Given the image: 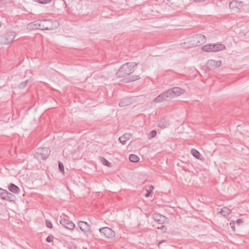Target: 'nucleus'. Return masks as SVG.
Segmentation results:
<instances>
[{
  "label": "nucleus",
  "instance_id": "nucleus-17",
  "mask_svg": "<svg viewBox=\"0 0 249 249\" xmlns=\"http://www.w3.org/2000/svg\"><path fill=\"white\" fill-rule=\"evenodd\" d=\"M8 189L10 191L12 192L13 193L18 194L20 192L19 188L17 186L13 183H11L9 185Z\"/></svg>",
  "mask_w": 249,
  "mask_h": 249
},
{
  "label": "nucleus",
  "instance_id": "nucleus-22",
  "mask_svg": "<svg viewBox=\"0 0 249 249\" xmlns=\"http://www.w3.org/2000/svg\"><path fill=\"white\" fill-rule=\"evenodd\" d=\"M100 161L103 164H104L107 167H110L111 163L108 160H107L106 159H105V158H101Z\"/></svg>",
  "mask_w": 249,
  "mask_h": 249
},
{
  "label": "nucleus",
  "instance_id": "nucleus-1",
  "mask_svg": "<svg viewBox=\"0 0 249 249\" xmlns=\"http://www.w3.org/2000/svg\"><path fill=\"white\" fill-rule=\"evenodd\" d=\"M206 37L202 34L194 35L186 38L185 42L180 43L184 48L194 47L200 45L205 42Z\"/></svg>",
  "mask_w": 249,
  "mask_h": 249
},
{
  "label": "nucleus",
  "instance_id": "nucleus-27",
  "mask_svg": "<svg viewBox=\"0 0 249 249\" xmlns=\"http://www.w3.org/2000/svg\"><path fill=\"white\" fill-rule=\"evenodd\" d=\"M58 167H59V169L60 172H62V173H64V167L63 164L62 162L59 161L58 163Z\"/></svg>",
  "mask_w": 249,
  "mask_h": 249
},
{
  "label": "nucleus",
  "instance_id": "nucleus-4",
  "mask_svg": "<svg viewBox=\"0 0 249 249\" xmlns=\"http://www.w3.org/2000/svg\"><path fill=\"white\" fill-rule=\"evenodd\" d=\"M36 25L40 30H52L53 29L52 21L50 20H42L36 21Z\"/></svg>",
  "mask_w": 249,
  "mask_h": 249
},
{
  "label": "nucleus",
  "instance_id": "nucleus-33",
  "mask_svg": "<svg viewBox=\"0 0 249 249\" xmlns=\"http://www.w3.org/2000/svg\"><path fill=\"white\" fill-rule=\"evenodd\" d=\"M139 79H140L139 76V75H137V76H135V78H132V81H135V80Z\"/></svg>",
  "mask_w": 249,
  "mask_h": 249
},
{
  "label": "nucleus",
  "instance_id": "nucleus-8",
  "mask_svg": "<svg viewBox=\"0 0 249 249\" xmlns=\"http://www.w3.org/2000/svg\"><path fill=\"white\" fill-rule=\"evenodd\" d=\"M101 233H103L107 238L113 236L114 234V231L109 228L104 227L99 229Z\"/></svg>",
  "mask_w": 249,
  "mask_h": 249
},
{
  "label": "nucleus",
  "instance_id": "nucleus-10",
  "mask_svg": "<svg viewBox=\"0 0 249 249\" xmlns=\"http://www.w3.org/2000/svg\"><path fill=\"white\" fill-rule=\"evenodd\" d=\"M77 224L80 230L84 232H87L90 231V226L87 222L79 221Z\"/></svg>",
  "mask_w": 249,
  "mask_h": 249
},
{
  "label": "nucleus",
  "instance_id": "nucleus-11",
  "mask_svg": "<svg viewBox=\"0 0 249 249\" xmlns=\"http://www.w3.org/2000/svg\"><path fill=\"white\" fill-rule=\"evenodd\" d=\"M242 2H238L236 0H232L229 4L230 9L232 10H239L242 8Z\"/></svg>",
  "mask_w": 249,
  "mask_h": 249
},
{
  "label": "nucleus",
  "instance_id": "nucleus-35",
  "mask_svg": "<svg viewBox=\"0 0 249 249\" xmlns=\"http://www.w3.org/2000/svg\"><path fill=\"white\" fill-rule=\"evenodd\" d=\"M13 196V195L11 194V195H8V196H7V199L6 200H8L11 198V197Z\"/></svg>",
  "mask_w": 249,
  "mask_h": 249
},
{
  "label": "nucleus",
  "instance_id": "nucleus-32",
  "mask_svg": "<svg viewBox=\"0 0 249 249\" xmlns=\"http://www.w3.org/2000/svg\"><path fill=\"white\" fill-rule=\"evenodd\" d=\"M146 191H147V193L145 194V196L146 197H148L150 196L151 192H150V191H149L148 190H146Z\"/></svg>",
  "mask_w": 249,
  "mask_h": 249
},
{
  "label": "nucleus",
  "instance_id": "nucleus-28",
  "mask_svg": "<svg viewBox=\"0 0 249 249\" xmlns=\"http://www.w3.org/2000/svg\"><path fill=\"white\" fill-rule=\"evenodd\" d=\"M52 0H37V1L41 4H47L50 3Z\"/></svg>",
  "mask_w": 249,
  "mask_h": 249
},
{
  "label": "nucleus",
  "instance_id": "nucleus-34",
  "mask_svg": "<svg viewBox=\"0 0 249 249\" xmlns=\"http://www.w3.org/2000/svg\"><path fill=\"white\" fill-rule=\"evenodd\" d=\"M153 189H154V187H153V186L151 185V186H150V187H149V189L148 190H149V191H150V192H151V191H152Z\"/></svg>",
  "mask_w": 249,
  "mask_h": 249
},
{
  "label": "nucleus",
  "instance_id": "nucleus-24",
  "mask_svg": "<svg viewBox=\"0 0 249 249\" xmlns=\"http://www.w3.org/2000/svg\"><path fill=\"white\" fill-rule=\"evenodd\" d=\"M192 155L196 158L197 159H199V156H200V153H199V152H198L197 150H195V149H193L192 150Z\"/></svg>",
  "mask_w": 249,
  "mask_h": 249
},
{
  "label": "nucleus",
  "instance_id": "nucleus-36",
  "mask_svg": "<svg viewBox=\"0 0 249 249\" xmlns=\"http://www.w3.org/2000/svg\"><path fill=\"white\" fill-rule=\"evenodd\" d=\"M231 228L232 229V230L234 231H235V226H234V225H232L231 226Z\"/></svg>",
  "mask_w": 249,
  "mask_h": 249
},
{
  "label": "nucleus",
  "instance_id": "nucleus-39",
  "mask_svg": "<svg viewBox=\"0 0 249 249\" xmlns=\"http://www.w3.org/2000/svg\"><path fill=\"white\" fill-rule=\"evenodd\" d=\"M1 23L0 22V27L1 26Z\"/></svg>",
  "mask_w": 249,
  "mask_h": 249
},
{
  "label": "nucleus",
  "instance_id": "nucleus-20",
  "mask_svg": "<svg viewBox=\"0 0 249 249\" xmlns=\"http://www.w3.org/2000/svg\"><path fill=\"white\" fill-rule=\"evenodd\" d=\"M202 50L205 52H212V44H206L202 47Z\"/></svg>",
  "mask_w": 249,
  "mask_h": 249
},
{
  "label": "nucleus",
  "instance_id": "nucleus-12",
  "mask_svg": "<svg viewBox=\"0 0 249 249\" xmlns=\"http://www.w3.org/2000/svg\"><path fill=\"white\" fill-rule=\"evenodd\" d=\"M153 218L159 224L163 223L166 219V218L164 216L158 213H154L153 215Z\"/></svg>",
  "mask_w": 249,
  "mask_h": 249
},
{
  "label": "nucleus",
  "instance_id": "nucleus-7",
  "mask_svg": "<svg viewBox=\"0 0 249 249\" xmlns=\"http://www.w3.org/2000/svg\"><path fill=\"white\" fill-rule=\"evenodd\" d=\"M60 223L65 228L70 230H73L75 227V225L72 222L62 216L60 217Z\"/></svg>",
  "mask_w": 249,
  "mask_h": 249
},
{
  "label": "nucleus",
  "instance_id": "nucleus-37",
  "mask_svg": "<svg viewBox=\"0 0 249 249\" xmlns=\"http://www.w3.org/2000/svg\"><path fill=\"white\" fill-rule=\"evenodd\" d=\"M164 228V226L162 225L161 227H158V229H163Z\"/></svg>",
  "mask_w": 249,
  "mask_h": 249
},
{
  "label": "nucleus",
  "instance_id": "nucleus-23",
  "mask_svg": "<svg viewBox=\"0 0 249 249\" xmlns=\"http://www.w3.org/2000/svg\"><path fill=\"white\" fill-rule=\"evenodd\" d=\"M243 222V220L241 219H238L236 221L232 220L230 223V225H235L237 224L238 225H241Z\"/></svg>",
  "mask_w": 249,
  "mask_h": 249
},
{
  "label": "nucleus",
  "instance_id": "nucleus-25",
  "mask_svg": "<svg viewBox=\"0 0 249 249\" xmlns=\"http://www.w3.org/2000/svg\"><path fill=\"white\" fill-rule=\"evenodd\" d=\"M157 134V132L155 130H152L148 134V139H151L153 138H154V137H155V136Z\"/></svg>",
  "mask_w": 249,
  "mask_h": 249
},
{
  "label": "nucleus",
  "instance_id": "nucleus-16",
  "mask_svg": "<svg viewBox=\"0 0 249 249\" xmlns=\"http://www.w3.org/2000/svg\"><path fill=\"white\" fill-rule=\"evenodd\" d=\"M132 101L130 98H126L123 99L119 104L120 107H124L130 105Z\"/></svg>",
  "mask_w": 249,
  "mask_h": 249
},
{
  "label": "nucleus",
  "instance_id": "nucleus-18",
  "mask_svg": "<svg viewBox=\"0 0 249 249\" xmlns=\"http://www.w3.org/2000/svg\"><path fill=\"white\" fill-rule=\"evenodd\" d=\"M8 195H11V193L8 192L6 190L0 189V196L3 199L6 200Z\"/></svg>",
  "mask_w": 249,
  "mask_h": 249
},
{
  "label": "nucleus",
  "instance_id": "nucleus-14",
  "mask_svg": "<svg viewBox=\"0 0 249 249\" xmlns=\"http://www.w3.org/2000/svg\"><path fill=\"white\" fill-rule=\"evenodd\" d=\"M131 134L129 133H126L119 138V140L121 143L125 144L126 142L130 139Z\"/></svg>",
  "mask_w": 249,
  "mask_h": 249
},
{
  "label": "nucleus",
  "instance_id": "nucleus-26",
  "mask_svg": "<svg viewBox=\"0 0 249 249\" xmlns=\"http://www.w3.org/2000/svg\"><path fill=\"white\" fill-rule=\"evenodd\" d=\"M28 80H26V81L20 83L19 85V88L20 89H24L27 85V83H28Z\"/></svg>",
  "mask_w": 249,
  "mask_h": 249
},
{
  "label": "nucleus",
  "instance_id": "nucleus-21",
  "mask_svg": "<svg viewBox=\"0 0 249 249\" xmlns=\"http://www.w3.org/2000/svg\"><path fill=\"white\" fill-rule=\"evenodd\" d=\"M129 159L131 162H135L139 160V158L136 155L131 154L129 157Z\"/></svg>",
  "mask_w": 249,
  "mask_h": 249
},
{
  "label": "nucleus",
  "instance_id": "nucleus-2",
  "mask_svg": "<svg viewBox=\"0 0 249 249\" xmlns=\"http://www.w3.org/2000/svg\"><path fill=\"white\" fill-rule=\"evenodd\" d=\"M136 65L137 64L134 62L126 63L124 64L116 73L117 76L119 77H123L130 74L133 72L134 68Z\"/></svg>",
  "mask_w": 249,
  "mask_h": 249
},
{
  "label": "nucleus",
  "instance_id": "nucleus-30",
  "mask_svg": "<svg viewBox=\"0 0 249 249\" xmlns=\"http://www.w3.org/2000/svg\"><path fill=\"white\" fill-rule=\"evenodd\" d=\"M159 126L161 128H165L167 126L169 125V124H163V122L162 121H160L159 123Z\"/></svg>",
  "mask_w": 249,
  "mask_h": 249
},
{
  "label": "nucleus",
  "instance_id": "nucleus-3",
  "mask_svg": "<svg viewBox=\"0 0 249 249\" xmlns=\"http://www.w3.org/2000/svg\"><path fill=\"white\" fill-rule=\"evenodd\" d=\"M50 153V150L48 148H39L34 154L35 157L38 160H45Z\"/></svg>",
  "mask_w": 249,
  "mask_h": 249
},
{
  "label": "nucleus",
  "instance_id": "nucleus-15",
  "mask_svg": "<svg viewBox=\"0 0 249 249\" xmlns=\"http://www.w3.org/2000/svg\"><path fill=\"white\" fill-rule=\"evenodd\" d=\"M225 46L222 44H212V52H218L224 50Z\"/></svg>",
  "mask_w": 249,
  "mask_h": 249
},
{
  "label": "nucleus",
  "instance_id": "nucleus-13",
  "mask_svg": "<svg viewBox=\"0 0 249 249\" xmlns=\"http://www.w3.org/2000/svg\"><path fill=\"white\" fill-rule=\"evenodd\" d=\"M184 92V90L178 87L172 88V98L178 96Z\"/></svg>",
  "mask_w": 249,
  "mask_h": 249
},
{
  "label": "nucleus",
  "instance_id": "nucleus-6",
  "mask_svg": "<svg viewBox=\"0 0 249 249\" xmlns=\"http://www.w3.org/2000/svg\"><path fill=\"white\" fill-rule=\"evenodd\" d=\"M16 36V34L14 32L10 31L7 32L3 36V40L1 43L4 44H8L13 42Z\"/></svg>",
  "mask_w": 249,
  "mask_h": 249
},
{
  "label": "nucleus",
  "instance_id": "nucleus-38",
  "mask_svg": "<svg viewBox=\"0 0 249 249\" xmlns=\"http://www.w3.org/2000/svg\"><path fill=\"white\" fill-rule=\"evenodd\" d=\"M196 1H202L203 0H195Z\"/></svg>",
  "mask_w": 249,
  "mask_h": 249
},
{
  "label": "nucleus",
  "instance_id": "nucleus-31",
  "mask_svg": "<svg viewBox=\"0 0 249 249\" xmlns=\"http://www.w3.org/2000/svg\"><path fill=\"white\" fill-rule=\"evenodd\" d=\"M53 237L52 236H49L47 237L46 240L47 242H52L53 241Z\"/></svg>",
  "mask_w": 249,
  "mask_h": 249
},
{
  "label": "nucleus",
  "instance_id": "nucleus-29",
  "mask_svg": "<svg viewBox=\"0 0 249 249\" xmlns=\"http://www.w3.org/2000/svg\"><path fill=\"white\" fill-rule=\"evenodd\" d=\"M46 225L49 228L52 229L53 228V224L52 222L49 220H46Z\"/></svg>",
  "mask_w": 249,
  "mask_h": 249
},
{
  "label": "nucleus",
  "instance_id": "nucleus-5",
  "mask_svg": "<svg viewBox=\"0 0 249 249\" xmlns=\"http://www.w3.org/2000/svg\"><path fill=\"white\" fill-rule=\"evenodd\" d=\"M171 96V90H168L166 91L163 92L157 96L154 100L156 103H159L163 101L169 100L170 99Z\"/></svg>",
  "mask_w": 249,
  "mask_h": 249
},
{
  "label": "nucleus",
  "instance_id": "nucleus-9",
  "mask_svg": "<svg viewBox=\"0 0 249 249\" xmlns=\"http://www.w3.org/2000/svg\"><path fill=\"white\" fill-rule=\"evenodd\" d=\"M221 64L220 61L209 60L207 62V67L209 69H214L219 67Z\"/></svg>",
  "mask_w": 249,
  "mask_h": 249
},
{
  "label": "nucleus",
  "instance_id": "nucleus-19",
  "mask_svg": "<svg viewBox=\"0 0 249 249\" xmlns=\"http://www.w3.org/2000/svg\"><path fill=\"white\" fill-rule=\"evenodd\" d=\"M219 213L224 216H226L231 213V210L227 207H224Z\"/></svg>",
  "mask_w": 249,
  "mask_h": 249
}]
</instances>
